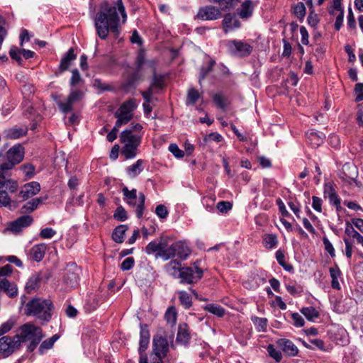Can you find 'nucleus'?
<instances>
[{
    "label": "nucleus",
    "mask_w": 363,
    "mask_h": 363,
    "mask_svg": "<svg viewBox=\"0 0 363 363\" xmlns=\"http://www.w3.org/2000/svg\"><path fill=\"white\" fill-rule=\"evenodd\" d=\"M204 310L218 317H223L225 313V308L216 303L206 305L204 306Z\"/></svg>",
    "instance_id": "2f4dec72"
},
{
    "label": "nucleus",
    "mask_w": 363,
    "mask_h": 363,
    "mask_svg": "<svg viewBox=\"0 0 363 363\" xmlns=\"http://www.w3.org/2000/svg\"><path fill=\"white\" fill-rule=\"evenodd\" d=\"M276 203L278 206L279 211L283 217H291V215L286 210L285 204L283 202V201L281 200V199H280V198L277 199Z\"/></svg>",
    "instance_id": "4d7b16f0"
},
{
    "label": "nucleus",
    "mask_w": 363,
    "mask_h": 363,
    "mask_svg": "<svg viewBox=\"0 0 363 363\" xmlns=\"http://www.w3.org/2000/svg\"><path fill=\"white\" fill-rule=\"evenodd\" d=\"M200 94L197 90L192 88L188 91L186 104L194 105L199 99Z\"/></svg>",
    "instance_id": "8fccbe9b"
},
{
    "label": "nucleus",
    "mask_w": 363,
    "mask_h": 363,
    "mask_svg": "<svg viewBox=\"0 0 363 363\" xmlns=\"http://www.w3.org/2000/svg\"><path fill=\"white\" fill-rule=\"evenodd\" d=\"M167 322L171 325H174L177 322V311L174 307L169 308L164 315Z\"/></svg>",
    "instance_id": "37998d69"
},
{
    "label": "nucleus",
    "mask_w": 363,
    "mask_h": 363,
    "mask_svg": "<svg viewBox=\"0 0 363 363\" xmlns=\"http://www.w3.org/2000/svg\"><path fill=\"white\" fill-rule=\"evenodd\" d=\"M345 233L353 242L360 244L363 247V236L355 230L352 225L349 223L346 224Z\"/></svg>",
    "instance_id": "bb28decb"
},
{
    "label": "nucleus",
    "mask_w": 363,
    "mask_h": 363,
    "mask_svg": "<svg viewBox=\"0 0 363 363\" xmlns=\"http://www.w3.org/2000/svg\"><path fill=\"white\" fill-rule=\"evenodd\" d=\"M258 332H264L267 328V320L265 318H259L257 316H252L251 318Z\"/></svg>",
    "instance_id": "c9c22d12"
},
{
    "label": "nucleus",
    "mask_w": 363,
    "mask_h": 363,
    "mask_svg": "<svg viewBox=\"0 0 363 363\" xmlns=\"http://www.w3.org/2000/svg\"><path fill=\"white\" fill-rule=\"evenodd\" d=\"M322 199L315 196H312V207L316 212H322Z\"/></svg>",
    "instance_id": "13d9d810"
},
{
    "label": "nucleus",
    "mask_w": 363,
    "mask_h": 363,
    "mask_svg": "<svg viewBox=\"0 0 363 363\" xmlns=\"http://www.w3.org/2000/svg\"><path fill=\"white\" fill-rule=\"evenodd\" d=\"M53 305L50 299L34 298L28 301L26 306V315H34L38 319L49 321L52 317Z\"/></svg>",
    "instance_id": "7ed1b4c3"
},
{
    "label": "nucleus",
    "mask_w": 363,
    "mask_h": 363,
    "mask_svg": "<svg viewBox=\"0 0 363 363\" xmlns=\"http://www.w3.org/2000/svg\"><path fill=\"white\" fill-rule=\"evenodd\" d=\"M147 65L152 68L153 72V77L151 84L149 88H152L153 90L155 88L162 89L164 86V78L161 75H157L155 73V62L154 60H150L147 62Z\"/></svg>",
    "instance_id": "a878e982"
},
{
    "label": "nucleus",
    "mask_w": 363,
    "mask_h": 363,
    "mask_svg": "<svg viewBox=\"0 0 363 363\" xmlns=\"http://www.w3.org/2000/svg\"><path fill=\"white\" fill-rule=\"evenodd\" d=\"M255 4L252 0H245L236 10V15L242 20H248L254 13Z\"/></svg>",
    "instance_id": "a211bd4d"
},
{
    "label": "nucleus",
    "mask_w": 363,
    "mask_h": 363,
    "mask_svg": "<svg viewBox=\"0 0 363 363\" xmlns=\"http://www.w3.org/2000/svg\"><path fill=\"white\" fill-rule=\"evenodd\" d=\"M230 129L238 138V140L240 142H245L247 140L248 138V134L247 132L243 130V128H239L238 126H236L234 123L230 124Z\"/></svg>",
    "instance_id": "e433bc0d"
},
{
    "label": "nucleus",
    "mask_w": 363,
    "mask_h": 363,
    "mask_svg": "<svg viewBox=\"0 0 363 363\" xmlns=\"http://www.w3.org/2000/svg\"><path fill=\"white\" fill-rule=\"evenodd\" d=\"M15 325V321L13 319H9L6 322L0 325V337L9 333Z\"/></svg>",
    "instance_id": "3c124183"
},
{
    "label": "nucleus",
    "mask_w": 363,
    "mask_h": 363,
    "mask_svg": "<svg viewBox=\"0 0 363 363\" xmlns=\"http://www.w3.org/2000/svg\"><path fill=\"white\" fill-rule=\"evenodd\" d=\"M4 186L11 193H14L18 189V183L16 181L11 179L10 177H0V189Z\"/></svg>",
    "instance_id": "f704fd0d"
},
{
    "label": "nucleus",
    "mask_w": 363,
    "mask_h": 363,
    "mask_svg": "<svg viewBox=\"0 0 363 363\" xmlns=\"http://www.w3.org/2000/svg\"><path fill=\"white\" fill-rule=\"evenodd\" d=\"M153 351L155 356L165 357L169 351L167 340L162 336H155L153 338Z\"/></svg>",
    "instance_id": "f3484780"
},
{
    "label": "nucleus",
    "mask_w": 363,
    "mask_h": 363,
    "mask_svg": "<svg viewBox=\"0 0 363 363\" xmlns=\"http://www.w3.org/2000/svg\"><path fill=\"white\" fill-rule=\"evenodd\" d=\"M142 135L133 133L131 129H125L120 134V142L123 145L121 154L126 160L135 157L141 143Z\"/></svg>",
    "instance_id": "20e7f679"
},
{
    "label": "nucleus",
    "mask_w": 363,
    "mask_h": 363,
    "mask_svg": "<svg viewBox=\"0 0 363 363\" xmlns=\"http://www.w3.org/2000/svg\"><path fill=\"white\" fill-rule=\"evenodd\" d=\"M276 258L278 263L286 270L288 272H291L293 270V267L291 264L286 262L285 256L282 251H277Z\"/></svg>",
    "instance_id": "ea45409f"
},
{
    "label": "nucleus",
    "mask_w": 363,
    "mask_h": 363,
    "mask_svg": "<svg viewBox=\"0 0 363 363\" xmlns=\"http://www.w3.org/2000/svg\"><path fill=\"white\" fill-rule=\"evenodd\" d=\"M169 150L177 158H182L184 155V152L176 144H171Z\"/></svg>",
    "instance_id": "69168bd1"
},
{
    "label": "nucleus",
    "mask_w": 363,
    "mask_h": 363,
    "mask_svg": "<svg viewBox=\"0 0 363 363\" xmlns=\"http://www.w3.org/2000/svg\"><path fill=\"white\" fill-rule=\"evenodd\" d=\"M197 18L203 21H212L221 16L220 10L213 6H206L199 9Z\"/></svg>",
    "instance_id": "4468645a"
},
{
    "label": "nucleus",
    "mask_w": 363,
    "mask_h": 363,
    "mask_svg": "<svg viewBox=\"0 0 363 363\" xmlns=\"http://www.w3.org/2000/svg\"><path fill=\"white\" fill-rule=\"evenodd\" d=\"M76 55L74 48H71L66 52L65 55L62 58L59 66L60 72H63L69 69L72 62L75 60Z\"/></svg>",
    "instance_id": "393cba45"
},
{
    "label": "nucleus",
    "mask_w": 363,
    "mask_h": 363,
    "mask_svg": "<svg viewBox=\"0 0 363 363\" xmlns=\"http://www.w3.org/2000/svg\"><path fill=\"white\" fill-rule=\"evenodd\" d=\"M33 221V218L30 216H22L16 220L11 222L7 228V230L13 232V233H20L23 228L30 225Z\"/></svg>",
    "instance_id": "dca6fc26"
},
{
    "label": "nucleus",
    "mask_w": 363,
    "mask_h": 363,
    "mask_svg": "<svg viewBox=\"0 0 363 363\" xmlns=\"http://www.w3.org/2000/svg\"><path fill=\"white\" fill-rule=\"evenodd\" d=\"M189 245L186 240H179L172 243L169 250H188Z\"/></svg>",
    "instance_id": "6e6d98bb"
},
{
    "label": "nucleus",
    "mask_w": 363,
    "mask_h": 363,
    "mask_svg": "<svg viewBox=\"0 0 363 363\" xmlns=\"http://www.w3.org/2000/svg\"><path fill=\"white\" fill-rule=\"evenodd\" d=\"M291 318L293 320V323L295 326L302 327L304 325L305 321H304L303 318H302V316L299 313H293L291 315Z\"/></svg>",
    "instance_id": "338daca9"
},
{
    "label": "nucleus",
    "mask_w": 363,
    "mask_h": 363,
    "mask_svg": "<svg viewBox=\"0 0 363 363\" xmlns=\"http://www.w3.org/2000/svg\"><path fill=\"white\" fill-rule=\"evenodd\" d=\"M269 355L273 358L277 362H279L282 359V354L277 350L273 345H269L267 347Z\"/></svg>",
    "instance_id": "de8ad7c7"
},
{
    "label": "nucleus",
    "mask_w": 363,
    "mask_h": 363,
    "mask_svg": "<svg viewBox=\"0 0 363 363\" xmlns=\"http://www.w3.org/2000/svg\"><path fill=\"white\" fill-rule=\"evenodd\" d=\"M216 62L214 60H210L206 66H203L201 68L199 74V83H201V80L203 79L212 70Z\"/></svg>",
    "instance_id": "09e8293b"
},
{
    "label": "nucleus",
    "mask_w": 363,
    "mask_h": 363,
    "mask_svg": "<svg viewBox=\"0 0 363 363\" xmlns=\"http://www.w3.org/2000/svg\"><path fill=\"white\" fill-rule=\"evenodd\" d=\"M26 128L13 127L4 131V137L7 140H16L27 134Z\"/></svg>",
    "instance_id": "5701e85b"
},
{
    "label": "nucleus",
    "mask_w": 363,
    "mask_h": 363,
    "mask_svg": "<svg viewBox=\"0 0 363 363\" xmlns=\"http://www.w3.org/2000/svg\"><path fill=\"white\" fill-rule=\"evenodd\" d=\"M80 82H83V79H82L79 71L77 69L72 70V77L70 79V86H74L79 84Z\"/></svg>",
    "instance_id": "5fc2aeb1"
},
{
    "label": "nucleus",
    "mask_w": 363,
    "mask_h": 363,
    "mask_svg": "<svg viewBox=\"0 0 363 363\" xmlns=\"http://www.w3.org/2000/svg\"><path fill=\"white\" fill-rule=\"evenodd\" d=\"M330 274L332 278L331 286L335 289H340V284L338 281V277L340 274V272L338 269L330 268Z\"/></svg>",
    "instance_id": "79ce46f5"
},
{
    "label": "nucleus",
    "mask_w": 363,
    "mask_h": 363,
    "mask_svg": "<svg viewBox=\"0 0 363 363\" xmlns=\"http://www.w3.org/2000/svg\"><path fill=\"white\" fill-rule=\"evenodd\" d=\"M24 153V147L21 144L14 145L4 154L0 152V177H11V170L23 161Z\"/></svg>",
    "instance_id": "f03ea898"
},
{
    "label": "nucleus",
    "mask_w": 363,
    "mask_h": 363,
    "mask_svg": "<svg viewBox=\"0 0 363 363\" xmlns=\"http://www.w3.org/2000/svg\"><path fill=\"white\" fill-rule=\"evenodd\" d=\"M136 101L134 99H130L127 101H125L122 105L120 106V108H123V112L124 113H133V111L136 108Z\"/></svg>",
    "instance_id": "c03bdc74"
},
{
    "label": "nucleus",
    "mask_w": 363,
    "mask_h": 363,
    "mask_svg": "<svg viewBox=\"0 0 363 363\" xmlns=\"http://www.w3.org/2000/svg\"><path fill=\"white\" fill-rule=\"evenodd\" d=\"M178 294L181 304L183 305L185 308H190L191 306L192 301L189 294L185 291H180Z\"/></svg>",
    "instance_id": "a19ab883"
},
{
    "label": "nucleus",
    "mask_w": 363,
    "mask_h": 363,
    "mask_svg": "<svg viewBox=\"0 0 363 363\" xmlns=\"http://www.w3.org/2000/svg\"><path fill=\"white\" fill-rule=\"evenodd\" d=\"M0 293H4L11 298H13L18 295L17 286L6 278H3L0 281Z\"/></svg>",
    "instance_id": "412c9836"
},
{
    "label": "nucleus",
    "mask_w": 363,
    "mask_h": 363,
    "mask_svg": "<svg viewBox=\"0 0 363 363\" xmlns=\"http://www.w3.org/2000/svg\"><path fill=\"white\" fill-rule=\"evenodd\" d=\"M323 194L325 198H328L330 203L334 206L337 211L340 210L341 199L338 196L333 183L328 182L325 184Z\"/></svg>",
    "instance_id": "2eb2a0df"
},
{
    "label": "nucleus",
    "mask_w": 363,
    "mask_h": 363,
    "mask_svg": "<svg viewBox=\"0 0 363 363\" xmlns=\"http://www.w3.org/2000/svg\"><path fill=\"white\" fill-rule=\"evenodd\" d=\"M43 337V335H38L35 337V339H33V340L30 341L29 345H28V352H33L37 347V345L40 343V342L42 340Z\"/></svg>",
    "instance_id": "774afa93"
},
{
    "label": "nucleus",
    "mask_w": 363,
    "mask_h": 363,
    "mask_svg": "<svg viewBox=\"0 0 363 363\" xmlns=\"http://www.w3.org/2000/svg\"><path fill=\"white\" fill-rule=\"evenodd\" d=\"M308 9L310 10V12L307 18L308 23L311 27H315L319 23V18L315 12L313 6H312L311 7H308Z\"/></svg>",
    "instance_id": "49530a36"
},
{
    "label": "nucleus",
    "mask_w": 363,
    "mask_h": 363,
    "mask_svg": "<svg viewBox=\"0 0 363 363\" xmlns=\"http://www.w3.org/2000/svg\"><path fill=\"white\" fill-rule=\"evenodd\" d=\"M277 344L286 355L294 357L298 354V349L291 340L285 338L279 339Z\"/></svg>",
    "instance_id": "aec40b11"
},
{
    "label": "nucleus",
    "mask_w": 363,
    "mask_h": 363,
    "mask_svg": "<svg viewBox=\"0 0 363 363\" xmlns=\"http://www.w3.org/2000/svg\"><path fill=\"white\" fill-rule=\"evenodd\" d=\"M143 160H138L135 163L128 167L126 169L128 175L131 178L137 177L143 169Z\"/></svg>",
    "instance_id": "c756f323"
},
{
    "label": "nucleus",
    "mask_w": 363,
    "mask_h": 363,
    "mask_svg": "<svg viewBox=\"0 0 363 363\" xmlns=\"http://www.w3.org/2000/svg\"><path fill=\"white\" fill-rule=\"evenodd\" d=\"M56 234V231L51 228H45L40 230V235L42 238L48 239L52 238Z\"/></svg>",
    "instance_id": "680f3d73"
},
{
    "label": "nucleus",
    "mask_w": 363,
    "mask_h": 363,
    "mask_svg": "<svg viewBox=\"0 0 363 363\" xmlns=\"http://www.w3.org/2000/svg\"><path fill=\"white\" fill-rule=\"evenodd\" d=\"M123 194V200L126 203L132 207L135 208V213L138 218H141L143 216L145 210V196L143 192H140L137 195V190L133 189L129 190L127 186L122 189Z\"/></svg>",
    "instance_id": "423d86ee"
},
{
    "label": "nucleus",
    "mask_w": 363,
    "mask_h": 363,
    "mask_svg": "<svg viewBox=\"0 0 363 363\" xmlns=\"http://www.w3.org/2000/svg\"><path fill=\"white\" fill-rule=\"evenodd\" d=\"M155 213L160 218H166L168 215V211L165 206L160 204L156 207Z\"/></svg>",
    "instance_id": "0e129e2a"
},
{
    "label": "nucleus",
    "mask_w": 363,
    "mask_h": 363,
    "mask_svg": "<svg viewBox=\"0 0 363 363\" xmlns=\"http://www.w3.org/2000/svg\"><path fill=\"white\" fill-rule=\"evenodd\" d=\"M11 199L5 191H0V207H9L11 208Z\"/></svg>",
    "instance_id": "864d4df0"
},
{
    "label": "nucleus",
    "mask_w": 363,
    "mask_h": 363,
    "mask_svg": "<svg viewBox=\"0 0 363 363\" xmlns=\"http://www.w3.org/2000/svg\"><path fill=\"white\" fill-rule=\"evenodd\" d=\"M47 199V197H40V198H35L32 199L31 201L27 202L23 207H22V211L23 213H28V212H32L34 210H35L38 207V206L42 203L43 201H45Z\"/></svg>",
    "instance_id": "7c9ffc66"
},
{
    "label": "nucleus",
    "mask_w": 363,
    "mask_h": 363,
    "mask_svg": "<svg viewBox=\"0 0 363 363\" xmlns=\"http://www.w3.org/2000/svg\"><path fill=\"white\" fill-rule=\"evenodd\" d=\"M123 108H119L115 113L114 116L117 118L116 121V126L121 127L123 125L127 124L132 118L133 113L123 112Z\"/></svg>",
    "instance_id": "cd10ccee"
},
{
    "label": "nucleus",
    "mask_w": 363,
    "mask_h": 363,
    "mask_svg": "<svg viewBox=\"0 0 363 363\" xmlns=\"http://www.w3.org/2000/svg\"><path fill=\"white\" fill-rule=\"evenodd\" d=\"M128 227L125 225H121L116 227L112 234L113 240L117 243H121Z\"/></svg>",
    "instance_id": "72a5a7b5"
},
{
    "label": "nucleus",
    "mask_w": 363,
    "mask_h": 363,
    "mask_svg": "<svg viewBox=\"0 0 363 363\" xmlns=\"http://www.w3.org/2000/svg\"><path fill=\"white\" fill-rule=\"evenodd\" d=\"M140 337L139 352L140 357L139 363H148L147 357L144 354L150 342V333L146 325H142L140 326Z\"/></svg>",
    "instance_id": "f8f14e48"
},
{
    "label": "nucleus",
    "mask_w": 363,
    "mask_h": 363,
    "mask_svg": "<svg viewBox=\"0 0 363 363\" xmlns=\"http://www.w3.org/2000/svg\"><path fill=\"white\" fill-rule=\"evenodd\" d=\"M113 217L119 221H124L128 218L127 212L123 206H118L114 212Z\"/></svg>",
    "instance_id": "603ef678"
},
{
    "label": "nucleus",
    "mask_w": 363,
    "mask_h": 363,
    "mask_svg": "<svg viewBox=\"0 0 363 363\" xmlns=\"http://www.w3.org/2000/svg\"><path fill=\"white\" fill-rule=\"evenodd\" d=\"M228 48L232 55L240 58L248 57L253 50L251 45L245 41L238 40L228 42Z\"/></svg>",
    "instance_id": "1a4fd4ad"
},
{
    "label": "nucleus",
    "mask_w": 363,
    "mask_h": 363,
    "mask_svg": "<svg viewBox=\"0 0 363 363\" xmlns=\"http://www.w3.org/2000/svg\"><path fill=\"white\" fill-rule=\"evenodd\" d=\"M200 262H195L190 267H183L179 269V272L177 274L175 273H171V275L174 278L179 279V282L183 284H194L197 283L203 277V271L199 267Z\"/></svg>",
    "instance_id": "39448f33"
},
{
    "label": "nucleus",
    "mask_w": 363,
    "mask_h": 363,
    "mask_svg": "<svg viewBox=\"0 0 363 363\" xmlns=\"http://www.w3.org/2000/svg\"><path fill=\"white\" fill-rule=\"evenodd\" d=\"M40 191V185L37 182H31L26 184L18 194V197L22 198L23 201L28 199L36 194Z\"/></svg>",
    "instance_id": "6ab92c4d"
},
{
    "label": "nucleus",
    "mask_w": 363,
    "mask_h": 363,
    "mask_svg": "<svg viewBox=\"0 0 363 363\" xmlns=\"http://www.w3.org/2000/svg\"><path fill=\"white\" fill-rule=\"evenodd\" d=\"M80 274L81 269L75 263H70L65 269L64 280L67 284L74 286L77 284Z\"/></svg>",
    "instance_id": "ddd939ff"
},
{
    "label": "nucleus",
    "mask_w": 363,
    "mask_h": 363,
    "mask_svg": "<svg viewBox=\"0 0 363 363\" xmlns=\"http://www.w3.org/2000/svg\"><path fill=\"white\" fill-rule=\"evenodd\" d=\"M307 142L312 147H318L321 145L325 140V135L322 132L315 130H311L306 133Z\"/></svg>",
    "instance_id": "4be33fe9"
},
{
    "label": "nucleus",
    "mask_w": 363,
    "mask_h": 363,
    "mask_svg": "<svg viewBox=\"0 0 363 363\" xmlns=\"http://www.w3.org/2000/svg\"><path fill=\"white\" fill-rule=\"evenodd\" d=\"M135 263L133 257H129L125 258L121 264V269L123 271H127L130 269Z\"/></svg>",
    "instance_id": "052dcab7"
},
{
    "label": "nucleus",
    "mask_w": 363,
    "mask_h": 363,
    "mask_svg": "<svg viewBox=\"0 0 363 363\" xmlns=\"http://www.w3.org/2000/svg\"><path fill=\"white\" fill-rule=\"evenodd\" d=\"M301 312L309 321H315L320 315L319 312L312 306L304 307Z\"/></svg>",
    "instance_id": "473e14b6"
},
{
    "label": "nucleus",
    "mask_w": 363,
    "mask_h": 363,
    "mask_svg": "<svg viewBox=\"0 0 363 363\" xmlns=\"http://www.w3.org/2000/svg\"><path fill=\"white\" fill-rule=\"evenodd\" d=\"M20 347L18 336H16V335L12 337L6 335L0 337V354L3 357L11 356Z\"/></svg>",
    "instance_id": "6e6552de"
},
{
    "label": "nucleus",
    "mask_w": 363,
    "mask_h": 363,
    "mask_svg": "<svg viewBox=\"0 0 363 363\" xmlns=\"http://www.w3.org/2000/svg\"><path fill=\"white\" fill-rule=\"evenodd\" d=\"M185 252L186 251H178V253L176 254V251H157L155 257L161 258L162 260L165 261L170 258L178 257V258H175L171 260L170 262L167 264L168 270H173V272H171L170 274L175 273V274H177L179 272V269L183 267H181V261L185 260L189 257V254L186 253Z\"/></svg>",
    "instance_id": "0eeeda50"
},
{
    "label": "nucleus",
    "mask_w": 363,
    "mask_h": 363,
    "mask_svg": "<svg viewBox=\"0 0 363 363\" xmlns=\"http://www.w3.org/2000/svg\"><path fill=\"white\" fill-rule=\"evenodd\" d=\"M354 92L356 94L355 101L359 102L363 100V83H357L354 86Z\"/></svg>",
    "instance_id": "e2e57ef3"
},
{
    "label": "nucleus",
    "mask_w": 363,
    "mask_h": 363,
    "mask_svg": "<svg viewBox=\"0 0 363 363\" xmlns=\"http://www.w3.org/2000/svg\"><path fill=\"white\" fill-rule=\"evenodd\" d=\"M45 256L44 251H29L28 257L30 259L40 262Z\"/></svg>",
    "instance_id": "bf43d9fd"
},
{
    "label": "nucleus",
    "mask_w": 363,
    "mask_h": 363,
    "mask_svg": "<svg viewBox=\"0 0 363 363\" xmlns=\"http://www.w3.org/2000/svg\"><path fill=\"white\" fill-rule=\"evenodd\" d=\"M190 340V334L189 328L186 323L179 324L177 335L176 341L184 346L189 345Z\"/></svg>",
    "instance_id": "b1692460"
},
{
    "label": "nucleus",
    "mask_w": 363,
    "mask_h": 363,
    "mask_svg": "<svg viewBox=\"0 0 363 363\" xmlns=\"http://www.w3.org/2000/svg\"><path fill=\"white\" fill-rule=\"evenodd\" d=\"M41 284V277L39 274H34L28 279L26 285V290L28 293L35 291L39 289Z\"/></svg>",
    "instance_id": "c85d7f7f"
},
{
    "label": "nucleus",
    "mask_w": 363,
    "mask_h": 363,
    "mask_svg": "<svg viewBox=\"0 0 363 363\" xmlns=\"http://www.w3.org/2000/svg\"><path fill=\"white\" fill-rule=\"evenodd\" d=\"M43 334L40 328L35 326L31 323H26L19 328V333L16 336H18L19 343L33 340L35 337Z\"/></svg>",
    "instance_id": "9d476101"
},
{
    "label": "nucleus",
    "mask_w": 363,
    "mask_h": 363,
    "mask_svg": "<svg viewBox=\"0 0 363 363\" xmlns=\"http://www.w3.org/2000/svg\"><path fill=\"white\" fill-rule=\"evenodd\" d=\"M278 242L277 237L274 234H266L263 238V244L266 248L275 247Z\"/></svg>",
    "instance_id": "4c0bfd02"
},
{
    "label": "nucleus",
    "mask_w": 363,
    "mask_h": 363,
    "mask_svg": "<svg viewBox=\"0 0 363 363\" xmlns=\"http://www.w3.org/2000/svg\"><path fill=\"white\" fill-rule=\"evenodd\" d=\"M293 12L300 21H303L306 15V7L303 3L298 2L297 4L294 5Z\"/></svg>",
    "instance_id": "58836bf2"
},
{
    "label": "nucleus",
    "mask_w": 363,
    "mask_h": 363,
    "mask_svg": "<svg viewBox=\"0 0 363 363\" xmlns=\"http://www.w3.org/2000/svg\"><path fill=\"white\" fill-rule=\"evenodd\" d=\"M118 13L122 16L121 23H125L127 14L121 0L117 1L116 6H111L96 13L95 26L97 34L101 39H106L109 31L113 33L116 38L119 35L121 28Z\"/></svg>",
    "instance_id": "f257e3e1"
},
{
    "label": "nucleus",
    "mask_w": 363,
    "mask_h": 363,
    "mask_svg": "<svg viewBox=\"0 0 363 363\" xmlns=\"http://www.w3.org/2000/svg\"><path fill=\"white\" fill-rule=\"evenodd\" d=\"M236 13L231 15L228 13V30H235L241 27V23Z\"/></svg>",
    "instance_id": "a18cd8bd"
},
{
    "label": "nucleus",
    "mask_w": 363,
    "mask_h": 363,
    "mask_svg": "<svg viewBox=\"0 0 363 363\" xmlns=\"http://www.w3.org/2000/svg\"><path fill=\"white\" fill-rule=\"evenodd\" d=\"M84 97V92L78 89H72L65 102L59 101L57 105L60 111L66 113L72 111L74 103L79 101Z\"/></svg>",
    "instance_id": "9b49d317"
}]
</instances>
